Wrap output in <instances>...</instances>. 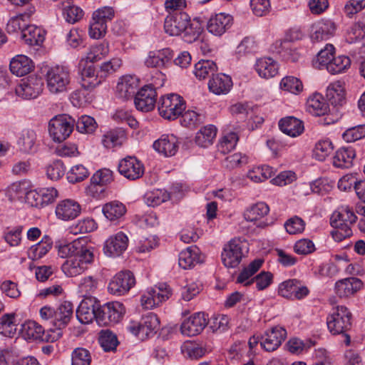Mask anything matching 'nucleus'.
I'll return each mask as SVG.
<instances>
[{
    "label": "nucleus",
    "instance_id": "nucleus-1",
    "mask_svg": "<svg viewBox=\"0 0 365 365\" xmlns=\"http://www.w3.org/2000/svg\"><path fill=\"white\" fill-rule=\"evenodd\" d=\"M351 312L346 307L337 306L333 308L327 318V324L330 333L344 336V342L346 346L351 344V336L346 332L351 327Z\"/></svg>",
    "mask_w": 365,
    "mask_h": 365
},
{
    "label": "nucleus",
    "instance_id": "nucleus-2",
    "mask_svg": "<svg viewBox=\"0 0 365 365\" xmlns=\"http://www.w3.org/2000/svg\"><path fill=\"white\" fill-rule=\"evenodd\" d=\"M73 304L68 301L61 303L56 309L44 306L40 309V316L44 321L58 330L66 327L73 317Z\"/></svg>",
    "mask_w": 365,
    "mask_h": 365
},
{
    "label": "nucleus",
    "instance_id": "nucleus-3",
    "mask_svg": "<svg viewBox=\"0 0 365 365\" xmlns=\"http://www.w3.org/2000/svg\"><path fill=\"white\" fill-rule=\"evenodd\" d=\"M158 108L161 117L173 120L180 116L186 108V104L180 95L170 93L160 98Z\"/></svg>",
    "mask_w": 365,
    "mask_h": 365
},
{
    "label": "nucleus",
    "instance_id": "nucleus-4",
    "mask_svg": "<svg viewBox=\"0 0 365 365\" xmlns=\"http://www.w3.org/2000/svg\"><path fill=\"white\" fill-rule=\"evenodd\" d=\"M74 124L75 120L68 115H56L49 121V135L54 142L61 143L70 136Z\"/></svg>",
    "mask_w": 365,
    "mask_h": 365
},
{
    "label": "nucleus",
    "instance_id": "nucleus-5",
    "mask_svg": "<svg viewBox=\"0 0 365 365\" xmlns=\"http://www.w3.org/2000/svg\"><path fill=\"white\" fill-rule=\"evenodd\" d=\"M159 324L157 315L151 313L143 317L139 322L131 321L126 329L140 340H144L156 333Z\"/></svg>",
    "mask_w": 365,
    "mask_h": 365
},
{
    "label": "nucleus",
    "instance_id": "nucleus-6",
    "mask_svg": "<svg viewBox=\"0 0 365 365\" xmlns=\"http://www.w3.org/2000/svg\"><path fill=\"white\" fill-rule=\"evenodd\" d=\"M96 321L101 326H110L118 323L125 312L123 305L118 302H112L97 305Z\"/></svg>",
    "mask_w": 365,
    "mask_h": 365
},
{
    "label": "nucleus",
    "instance_id": "nucleus-7",
    "mask_svg": "<svg viewBox=\"0 0 365 365\" xmlns=\"http://www.w3.org/2000/svg\"><path fill=\"white\" fill-rule=\"evenodd\" d=\"M70 81L69 71L65 67L57 66L47 71V88L52 93H59L66 91Z\"/></svg>",
    "mask_w": 365,
    "mask_h": 365
},
{
    "label": "nucleus",
    "instance_id": "nucleus-8",
    "mask_svg": "<svg viewBox=\"0 0 365 365\" xmlns=\"http://www.w3.org/2000/svg\"><path fill=\"white\" fill-rule=\"evenodd\" d=\"M278 294L290 300H301L309 294V288L297 279H289L279 285Z\"/></svg>",
    "mask_w": 365,
    "mask_h": 365
},
{
    "label": "nucleus",
    "instance_id": "nucleus-9",
    "mask_svg": "<svg viewBox=\"0 0 365 365\" xmlns=\"http://www.w3.org/2000/svg\"><path fill=\"white\" fill-rule=\"evenodd\" d=\"M43 88V79L36 75H31L21 80L15 88L16 94L23 99L29 100L37 98Z\"/></svg>",
    "mask_w": 365,
    "mask_h": 365
},
{
    "label": "nucleus",
    "instance_id": "nucleus-10",
    "mask_svg": "<svg viewBox=\"0 0 365 365\" xmlns=\"http://www.w3.org/2000/svg\"><path fill=\"white\" fill-rule=\"evenodd\" d=\"M135 284V279L129 270L116 274L109 282L108 289L110 293L121 296L127 293Z\"/></svg>",
    "mask_w": 365,
    "mask_h": 365
},
{
    "label": "nucleus",
    "instance_id": "nucleus-11",
    "mask_svg": "<svg viewBox=\"0 0 365 365\" xmlns=\"http://www.w3.org/2000/svg\"><path fill=\"white\" fill-rule=\"evenodd\" d=\"M242 255V242L239 239H232L224 246L222 261L226 267L235 268L240 263Z\"/></svg>",
    "mask_w": 365,
    "mask_h": 365
},
{
    "label": "nucleus",
    "instance_id": "nucleus-12",
    "mask_svg": "<svg viewBox=\"0 0 365 365\" xmlns=\"http://www.w3.org/2000/svg\"><path fill=\"white\" fill-rule=\"evenodd\" d=\"M171 294L170 286L162 284L156 288H151L147 294H143L140 299L141 304L145 309H150L167 300Z\"/></svg>",
    "mask_w": 365,
    "mask_h": 365
},
{
    "label": "nucleus",
    "instance_id": "nucleus-13",
    "mask_svg": "<svg viewBox=\"0 0 365 365\" xmlns=\"http://www.w3.org/2000/svg\"><path fill=\"white\" fill-rule=\"evenodd\" d=\"M157 92L152 84L142 87L135 95V108L143 112H149L155 108Z\"/></svg>",
    "mask_w": 365,
    "mask_h": 365
},
{
    "label": "nucleus",
    "instance_id": "nucleus-14",
    "mask_svg": "<svg viewBox=\"0 0 365 365\" xmlns=\"http://www.w3.org/2000/svg\"><path fill=\"white\" fill-rule=\"evenodd\" d=\"M208 324L205 313L198 312L185 319L180 326L181 333L188 336L200 334Z\"/></svg>",
    "mask_w": 365,
    "mask_h": 365
},
{
    "label": "nucleus",
    "instance_id": "nucleus-15",
    "mask_svg": "<svg viewBox=\"0 0 365 365\" xmlns=\"http://www.w3.org/2000/svg\"><path fill=\"white\" fill-rule=\"evenodd\" d=\"M98 301L96 298L85 297L76 309V317L81 324H88L96 319Z\"/></svg>",
    "mask_w": 365,
    "mask_h": 365
},
{
    "label": "nucleus",
    "instance_id": "nucleus-16",
    "mask_svg": "<svg viewBox=\"0 0 365 365\" xmlns=\"http://www.w3.org/2000/svg\"><path fill=\"white\" fill-rule=\"evenodd\" d=\"M118 168L122 175L131 180L140 178L144 173L143 164L135 157L123 158L120 161Z\"/></svg>",
    "mask_w": 365,
    "mask_h": 365
},
{
    "label": "nucleus",
    "instance_id": "nucleus-17",
    "mask_svg": "<svg viewBox=\"0 0 365 365\" xmlns=\"http://www.w3.org/2000/svg\"><path fill=\"white\" fill-rule=\"evenodd\" d=\"M286 335L287 331L284 328L277 326L272 327L262 336L260 345L265 351H273L281 345Z\"/></svg>",
    "mask_w": 365,
    "mask_h": 365
},
{
    "label": "nucleus",
    "instance_id": "nucleus-18",
    "mask_svg": "<svg viewBox=\"0 0 365 365\" xmlns=\"http://www.w3.org/2000/svg\"><path fill=\"white\" fill-rule=\"evenodd\" d=\"M232 24L233 18L231 15L220 13L209 19L207 29L210 34L221 36L232 27Z\"/></svg>",
    "mask_w": 365,
    "mask_h": 365
},
{
    "label": "nucleus",
    "instance_id": "nucleus-19",
    "mask_svg": "<svg viewBox=\"0 0 365 365\" xmlns=\"http://www.w3.org/2000/svg\"><path fill=\"white\" fill-rule=\"evenodd\" d=\"M362 281L356 277H351L338 280L335 283V292L340 298H346L354 295L363 287Z\"/></svg>",
    "mask_w": 365,
    "mask_h": 365
},
{
    "label": "nucleus",
    "instance_id": "nucleus-20",
    "mask_svg": "<svg viewBox=\"0 0 365 365\" xmlns=\"http://www.w3.org/2000/svg\"><path fill=\"white\" fill-rule=\"evenodd\" d=\"M81 212V207L74 200L66 199L59 202L56 207V215L58 219L68 221L76 219Z\"/></svg>",
    "mask_w": 365,
    "mask_h": 365
},
{
    "label": "nucleus",
    "instance_id": "nucleus-21",
    "mask_svg": "<svg viewBox=\"0 0 365 365\" xmlns=\"http://www.w3.org/2000/svg\"><path fill=\"white\" fill-rule=\"evenodd\" d=\"M189 16L185 12H176L167 16L164 22L165 31L170 36H180L185 24H188Z\"/></svg>",
    "mask_w": 365,
    "mask_h": 365
},
{
    "label": "nucleus",
    "instance_id": "nucleus-22",
    "mask_svg": "<svg viewBox=\"0 0 365 365\" xmlns=\"http://www.w3.org/2000/svg\"><path fill=\"white\" fill-rule=\"evenodd\" d=\"M128 244V237L120 232L106 241L105 253L112 257L119 256L127 249Z\"/></svg>",
    "mask_w": 365,
    "mask_h": 365
},
{
    "label": "nucleus",
    "instance_id": "nucleus-23",
    "mask_svg": "<svg viewBox=\"0 0 365 365\" xmlns=\"http://www.w3.org/2000/svg\"><path fill=\"white\" fill-rule=\"evenodd\" d=\"M173 56V51L170 48H165L156 52H150L145 63L148 67H166L172 63Z\"/></svg>",
    "mask_w": 365,
    "mask_h": 365
},
{
    "label": "nucleus",
    "instance_id": "nucleus-24",
    "mask_svg": "<svg viewBox=\"0 0 365 365\" xmlns=\"http://www.w3.org/2000/svg\"><path fill=\"white\" fill-rule=\"evenodd\" d=\"M113 180V172L111 170L106 168L99 170L91 177L88 190L95 196L96 193L103 192L104 190L103 187Z\"/></svg>",
    "mask_w": 365,
    "mask_h": 365
},
{
    "label": "nucleus",
    "instance_id": "nucleus-25",
    "mask_svg": "<svg viewBox=\"0 0 365 365\" xmlns=\"http://www.w3.org/2000/svg\"><path fill=\"white\" fill-rule=\"evenodd\" d=\"M356 215L353 210L348 206L341 207L337 211H335L330 219V223L332 227H341L351 225L356 222Z\"/></svg>",
    "mask_w": 365,
    "mask_h": 365
},
{
    "label": "nucleus",
    "instance_id": "nucleus-26",
    "mask_svg": "<svg viewBox=\"0 0 365 365\" xmlns=\"http://www.w3.org/2000/svg\"><path fill=\"white\" fill-rule=\"evenodd\" d=\"M232 86V81L229 76L217 73L209 81V90L216 95H225L229 93Z\"/></svg>",
    "mask_w": 365,
    "mask_h": 365
},
{
    "label": "nucleus",
    "instance_id": "nucleus-27",
    "mask_svg": "<svg viewBox=\"0 0 365 365\" xmlns=\"http://www.w3.org/2000/svg\"><path fill=\"white\" fill-rule=\"evenodd\" d=\"M153 148L166 157L174 155L178 149V141L173 135H163L153 143Z\"/></svg>",
    "mask_w": 365,
    "mask_h": 365
},
{
    "label": "nucleus",
    "instance_id": "nucleus-28",
    "mask_svg": "<svg viewBox=\"0 0 365 365\" xmlns=\"http://www.w3.org/2000/svg\"><path fill=\"white\" fill-rule=\"evenodd\" d=\"M279 128L282 132L291 137L301 135L304 129L303 122L293 116L282 118L279 121Z\"/></svg>",
    "mask_w": 365,
    "mask_h": 365
},
{
    "label": "nucleus",
    "instance_id": "nucleus-29",
    "mask_svg": "<svg viewBox=\"0 0 365 365\" xmlns=\"http://www.w3.org/2000/svg\"><path fill=\"white\" fill-rule=\"evenodd\" d=\"M21 333L26 339L48 341L43 327L34 321H27L21 325Z\"/></svg>",
    "mask_w": 365,
    "mask_h": 365
},
{
    "label": "nucleus",
    "instance_id": "nucleus-30",
    "mask_svg": "<svg viewBox=\"0 0 365 365\" xmlns=\"http://www.w3.org/2000/svg\"><path fill=\"white\" fill-rule=\"evenodd\" d=\"M11 72L16 76H23L29 73L34 68L32 61L24 55L14 57L9 65Z\"/></svg>",
    "mask_w": 365,
    "mask_h": 365
},
{
    "label": "nucleus",
    "instance_id": "nucleus-31",
    "mask_svg": "<svg viewBox=\"0 0 365 365\" xmlns=\"http://www.w3.org/2000/svg\"><path fill=\"white\" fill-rule=\"evenodd\" d=\"M327 98L333 106H341L345 102L344 83L337 81L331 83L327 89Z\"/></svg>",
    "mask_w": 365,
    "mask_h": 365
},
{
    "label": "nucleus",
    "instance_id": "nucleus-32",
    "mask_svg": "<svg viewBox=\"0 0 365 365\" xmlns=\"http://www.w3.org/2000/svg\"><path fill=\"white\" fill-rule=\"evenodd\" d=\"M95 73L96 70L93 66L84 67L81 70L80 83L84 90L91 91L102 83L99 73H98L96 75Z\"/></svg>",
    "mask_w": 365,
    "mask_h": 365
},
{
    "label": "nucleus",
    "instance_id": "nucleus-33",
    "mask_svg": "<svg viewBox=\"0 0 365 365\" xmlns=\"http://www.w3.org/2000/svg\"><path fill=\"white\" fill-rule=\"evenodd\" d=\"M17 145L25 153H33L37 150L36 134L31 129L24 130L19 138Z\"/></svg>",
    "mask_w": 365,
    "mask_h": 365
},
{
    "label": "nucleus",
    "instance_id": "nucleus-34",
    "mask_svg": "<svg viewBox=\"0 0 365 365\" xmlns=\"http://www.w3.org/2000/svg\"><path fill=\"white\" fill-rule=\"evenodd\" d=\"M199 251L198 247L196 246H191L182 250L179 255V266L184 269H187L200 263Z\"/></svg>",
    "mask_w": 365,
    "mask_h": 365
},
{
    "label": "nucleus",
    "instance_id": "nucleus-35",
    "mask_svg": "<svg viewBox=\"0 0 365 365\" xmlns=\"http://www.w3.org/2000/svg\"><path fill=\"white\" fill-rule=\"evenodd\" d=\"M255 69L259 76L269 78L277 74L279 68L277 62L272 58H262L257 61Z\"/></svg>",
    "mask_w": 365,
    "mask_h": 365
},
{
    "label": "nucleus",
    "instance_id": "nucleus-36",
    "mask_svg": "<svg viewBox=\"0 0 365 365\" xmlns=\"http://www.w3.org/2000/svg\"><path fill=\"white\" fill-rule=\"evenodd\" d=\"M34 11V7L29 6L26 11L12 17L6 24V31L9 34H13L17 32L19 30L22 31V30L26 28L25 21L31 17Z\"/></svg>",
    "mask_w": 365,
    "mask_h": 365
},
{
    "label": "nucleus",
    "instance_id": "nucleus-37",
    "mask_svg": "<svg viewBox=\"0 0 365 365\" xmlns=\"http://www.w3.org/2000/svg\"><path fill=\"white\" fill-rule=\"evenodd\" d=\"M355 151L352 148H341L333 158V165L339 168H349L352 165Z\"/></svg>",
    "mask_w": 365,
    "mask_h": 365
},
{
    "label": "nucleus",
    "instance_id": "nucleus-38",
    "mask_svg": "<svg viewBox=\"0 0 365 365\" xmlns=\"http://www.w3.org/2000/svg\"><path fill=\"white\" fill-rule=\"evenodd\" d=\"M334 30V24L331 21H319L312 26V38L317 41L326 40L333 34Z\"/></svg>",
    "mask_w": 365,
    "mask_h": 365
},
{
    "label": "nucleus",
    "instance_id": "nucleus-39",
    "mask_svg": "<svg viewBox=\"0 0 365 365\" xmlns=\"http://www.w3.org/2000/svg\"><path fill=\"white\" fill-rule=\"evenodd\" d=\"M202 31L203 28L200 21L195 19L191 21L189 17L188 24H185L180 36L184 41L191 43L199 38Z\"/></svg>",
    "mask_w": 365,
    "mask_h": 365
},
{
    "label": "nucleus",
    "instance_id": "nucleus-40",
    "mask_svg": "<svg viewBox=\"0 0 365 365\" xmlns=\"http://www.w3.org/2000/svg\"><path fill=\"white\" fill-rule=\"evenodd\" d=\"M307 109L312 115L321 116L328 113L329 106L321 95L315 94L308 98Z\"/></svg>",
    "mask_w": 365,
    "mask_h": 365
},
{
    "label": "nucleus",
    "instance_id": "nucleus-41",
    "mask_svg": "<svg viewBox=\"0 0 365 365\" xmlns=\"http://www.w3.org/2000/svg\"><path fill=\"white\" fill-rule=\"evenodd\" d=\"M21 38L29 45H41L44 41V31L35 26H27L22 30Z\"/></svg>",
    "mask_w": 365,
    "mask_h": 365
},
{
    "label": "nucleus",
    "instance_id": "nucleus-42",
    "mask_svg": "<svg viewBox=\"0 0 365 365\" xmlns=\"http://www.w3.org/2000/svg\"><path fill=\"white\" fill-rule=\"evenodd\" d=\"M217 135V128L209 125L202 128L196 134L195 143L201 147H208L212 145Z\"/></svg>",
    "mask_w": 365,
    "mask_h": 365
},
{
    "label": "nucleus",
    "instance_id": "nucleus-43",
    "mask_svg": "<svg viewBox=\"0 0 365 365\" xmlns=\"http://www.w3.org/2000/svg\"><path fill=\"white\" fill-rule=\"evenodd\" d=\"M105 217L109 220H115L121 217L126 212L125 205L118 201H112L105 204L102 209Z\"/></svg>",
    "mask_w": 365,
    "mask_h": 365
},
{
    "label": "nucleus",
    "instance_id": "nucleus-44",
    "mask_svg": "<svg viewBox=\"0 0 365 365\" xmlns=\"http://www.w3.org/2000/svg\"><path fill=\"white\" fill-rule=\"evenodd\" d=\"M217 71L216 63L210 60H201L195 65L194 73L195 76L201 79L212 76Z\"/></svg>",
    "mask_w": 365,
    "mask_h": 365
},
{
    "label": "nucleus",
    "instance_id": "nucleus-45",
    "mask_svg": "<svg viewBox=\"0 0 365 365\" xmlns=\"http://www.w3.org/2000/svg\"><path fill=\"white\" fill-rule=\"evenodd\" d=\"M52 244L51 239L44 236L38 243L31 247L29 257L34 260L43 257L51 250Z\"/></svg>",
    "mask_w": 365,
    "mask_h": 365
},
{
    "label": "nucleus",
    "instance_id": "nucleus-46",
    "mask_svg": "<svg viewBox=\"0 0 365 365\" xmlns=\"http://www.w3.org/2000/svg\"><path fill=\"white\" fill-rule=\"evenodd\" d=\"M269 211L268 205L264 202H260L247 209L244 213V217L247 221L255 222L267 215Z\"/></svg>",
    "mask_w": 365,
    "mask_h": 365
},
{
    "label": "nucleus",
    "instance_id": "nucleus-47",
    "mask_svg": "<svg viewBox=\"0 0 365 365\" xmlns=\"http://www.w3.org/2000/svg\"><path fill=\"white\" fill-rule=\"evenodd\" d=\"M125 139V133L122 129L107 132L103 138L102 143L107 148L121 145Z\"/></svg>",
    "mask_w": 365,
    "mask_h": 365
},
{
    "label": "nucleus",
    "instance_id": "nucleus-48",
    "mask_svg": "<svg viewBox=\"0 0 365 365\" xmlns=\"http://www.w3.org/2000/svg\"><path fill=\"white\" fill-rule=\"evenodd\" d=\"M139 86V80L134 76L127 75L123 76L120 82L118 83L117 88L124 93L125 97H129L135 93Z\"/></svg>",
    "mask_w": 365,
    "mask_h": 365
},
{
    "label": "nucleus",
    "instance_id": "nucleus-49",
    "mask_svg": "<svg viewBox=\"0 0 365 365\" xmlns=\"http://www.w3.org/2000/svg\"><path fill=\"white\" fill-rule=\"evenodd\" d=\"M108 53V43L103 42L98 46L92 47L85 58H83L81 61V66L83 62H91L95 63L100 61L102 57L106 56Z\"/></svg>",
    "mask_w": 365,
    "mask_h": 365
},
{
    "label": "nucleus",
    "instance_id": "nucleus-50",
    "mask_svg": "<svg viewBox=\"0 0 365 365\" xmlns=\"http://www.w3.org/2000/svg\"><path fill=\"white\" fill-rule=\"evenodd\" d=\"M272 49L287 61H295L297 59L295 52L291 48V43L286 39L276 41Z\"/></svg>",
    "mask_w": 365,
    "mask_h": 365
},
{
    "label": "nucleus",
    "instance_id": "nucleus-51",
    "mask_svg": "<svg viewBox=\"0 0 365 365\" xmlns=\"http://www.w3.org/2000/svg\"><path fill=\"white\" fill-rule=\"evenodd\" d=\"M180 115L181 125L191 129L203 123L205 120L204 115L190 110H188L184 113H182Z\"/></svg>",
    "mask_w": 365,
    "mask_h": 365
},
{
    "label": "nucleus",
    "instance_id": "nucleus-52",
    "mask_svg": "<svg viewBox=\"0 0 365 365\" xmlns=\"http://www.w3.org/2000/svg\"><path fill=\"white\" fill-rule=\"evenodd\" d=\"M98 341L106 351L115 350L118 344L116 335L108 329L101 331Z\"/></svg>",
    "mask_w": 365,
    "mask_h": 365
},
{
    "label": "nucleus",
    "instance_id": "nucleus-53",
    "mask_svg": "<svg viewBox=\"0 0 365 365\" xmlns=\"http://www.w3.org/2000/svg\"><path fill=\"white\" fill-rule=\"evenodd\" d=\"M350 65L351 60L348 56H339L333 58L328 66L327 71L332 74H337L348 69Z\"/></svg>",
    "mask_w": 365,
    "mask_h": 365
},
{
    "label": "nucleus",
    "instance_id": "nucleus-54",
    "mask_svg": "<svg viewBox=\"0 0 365 365\" xmlns=\"http://www.w3.org/2000/svg\"><path fill=\"white\" fill-rule=\"evenodd\" d=\"M15 315L13 314H4L0 318V334L11 337L16 331Z\"/></svg>",
    "mask_w": 365,
    "mask_h": 365
},
{
    "label": "nucleus",
    "instance_id": "nucleus-55",
    "mask_svg": "<svg viewBox=\"0 0 365 365\" xmlns=\"http://www.w3.org/2000/svg\"><path fill=\"white\" fill-rule=\"evenodd\" d=\"M281 89L294 94H298L303 90V84L300 79L294 76H285L280 82Z\"/></svg>",
    "mask_w": 365,
    "mask_h": 365
},
{
    "label": "nucleus",
    "instance_id": "nucleus-56",
    "mask_svg": "<svg viewBox=\"0 0 365 365\" xmlns=\"http://www.w3.org/2000/svg\"><path fill=\"white\" fill-rule=\"evenodd\" d=\"M86 268L77 258L67 259L61 267L62 271L68 277H72L81 274Z\"/></svg>",
    "mask_w": 365,
    "mask_h": 365
},
{
    "label": "nucleus",
    "instance_id": "nucleus-57",
    "mask_svg": "<svg viewBox=\"0 0 365 365\" xmlns=\"http://www.w3.org/2000/svg\"><path fill=\"white\" fill-rule=\"evenodd\" d=\"M75 123L76 130L81 133H91L97 127L95 119L88 115H82Z\"/></svg>",
    "mask_w": 365,
    "mask_h": 365
},
{
    "label": "nucleus",
    "instance_id": "nucleus-58",
    "mask_svg": "<svg viewBox=\"0 0 365 365\" xmlns=\"http://www.w3.org/2000/svg\"><path fill=\"white\" fill-rule=\"evenodd\" d=\"M272 279L273 275L271 272L263 271L257 274L255 278L247 281L245 283V286H250L255 282L257 289L263 290L272 284Z\"/></svg>",
    "mask_w": 365,
    "mask_h": 365
},
{
    "label": "nucleus",
    "instance_id": "nucleus-59",
    "mask_svg": "<svg viewBox=\"0 0 365 365\" xmlns=\"http://www.w3.org/2000/svg\"><path fill=\"white\" fill-rule=\"evenodd\" d=\"M305 222L298 216H294L288 219L284 226L289 235L302 233L305 228Z\"/></svg>",
    "mask_w": 365,
    "mask_h": 365
},
{
    "label": "nucleus",
    "instance_id": "nucleus-60",
    "mask_svg": "<svg viewBox=\"0 0 365 365\" xmlns=\"http://www.w3.org/2000/svg\"><path fill=\"white\" fill-rule=\"evenodd\" d=\"M121 66V60L113 58L101 64L98 71L99 77L103 81L108 76L115 72Z\"/></svg>",
    "mask_w": 365,
    "mask_h": 365
},
{
    "label": "nucleus",
    "instance_id": "nucleus-61",
    "mask_svg": "<svg viewBox=\"0 0 365 365\" xmlns=\"http://www.w3.org/2000/svg\"><path fill=\"white\" fill-rule=\"evenodd\" d=\"M88 170L82 165H76L67 173V179L71 183L83 181L88 176Z\"/></svg>",
    "mask_w": 365,
    "mask_h": 365
},
{
    "label": "nucleus",
    "instance_id": "nucleus-62",
    "mask_svg": "<svg viewBox=\"0 0 365 365\" xmlns=\"http://www.w3.org/2000/svg\"><path fill=\"white\" fill-rule=\"evenodd\" d=\"M170 199V194L163 190H157L146 195V202L149 206L155 207L168 201Z\"/></svg>",
    "mask_w": 365,
    "mask_h": 365
},
{
    "label": "nucleus",
    "instance_id": "nucleus-63",
    "mask_svg": "<svg viewBox=\"0 0 365 365\" xmlns=\"http://www.w3.org/2000/svg\"><path fill=\"white\" fill-rule=\"evenodd\" d=\"M66 168L63 163L60 160H54L46 168V175L52 180H57L62 178L65 173Z\"/></svg>",
    "mask_w": 365,
    "mask_h": 365
},
{
    "label": "nucleus",
    "instance_id": "nucleus-64",
    "mask_svg": "<svg viewBox=\"0 0 365 365\" xmlns=\"http://www.w3.org/2000/svg\"><path fill=\"white\" fill-rule=\"evenodd\" d=\"M91 356L90 352L83 348H76L72 353V365H90Z\"/></svg>",
    "mask_w": 365,
    "mask_h": 365
}]
</instances>
